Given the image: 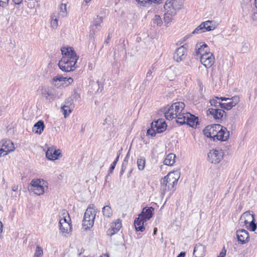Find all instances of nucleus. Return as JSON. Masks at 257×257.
<instances>
[{
	"mask_svg": "<svg viewBox=\"0 0 257 257\" xmlns=\"http://www.w3.org/2000/svg\"><path fill=\"white\" fill-rule=\"evenodd\" d=\"M63 57L59 61L58 66L64 72H70L75 70L78 57L71 47H63L61 49Z\"/></svg>",
	"mask_w": 257,
	"mask_h": 257,
	"instance_id": "f257e3e1",
	"label": "nucleus"
},
{
	"mask_svg": "<svg viewBox=\"0 0 257 257\" xmlns=\"http://www.w3.org/2000/svg\"><path fill=\"white\" fill-rule=\"evenodd\" d=\"M180 174L178 171L170 172L161 181L160 190L161 194L173 190L174 186L178 182Z\"/></svg>",
	"mask_w": 257,
	"mask_h": 257,
	"instance_id": "f03ea898",
	"label": "nucleus"
},
{
	"mask_svg": "<svg viewBox=\"0 0 257 257\" xmlns=\"http://www.w3.org/2000/svg\"><path fill=\"white\" fill-rule=\"evenodd\" d=\"M185 106L183 102H176L173 103L165 112V117L168 120H172L174 118L178 119L184 115L183 111Z\"/></svg>",
	"mask_w": 257,
	"mask_h": 257,
	"instance_id": "7ed1b4c3",
	"label": "nucleus"
},
{
	"mask_svg": "<svg viewBox=\"0 0 257 257\" xmlns=\"http://www.w3.org/2000/svg\"><path fill=\"white\" fill-rule=\"evenodd\" d=\"M95 216V210H92L90 208H87L84 215L82 223L85 230L88 229L93 226Z\"/></svg>",
	"mask_w": 257,
	"mask_h": 257,
	"instance_id": "20e7f679",
	"label": "nucleus"
},
{
	"mask_svg": "<svg viewBox=\"0 0 257 257\" xmlns=\"http://www.w3.org/2000/svg\"><path fill=\"white\" fill-rule=\"evenodd\" d=\"M176 122L180 125L187 124L190 126L194 127L198 123V118L190 113H185L182 117L176 119Z\"/></svg>",
	"mask_w": 257,
	"mask_h": 257,
	"instance_id": "39448f33",
	"label": "nucleus"
},
{
	"mask_svg": "<svg viewBox=\"0 0 257 257\" xmlns=\"http://www.w3.org/2000/svg\"><path fill=\"white\" fill-rule=\"evenodd\" d=\"M223 154L221 149L212 150L208 154V161L211 163L217 164L222 160Z\"/></svg>",
	"mask_w": 257,
	"mask_h": 257,
	"instance_id": "423d86ee",
	"label": "nucleus"
},
{
	"mask_svg": "<svg viewBox=\"0 0 257 257\" xmlns=\"http://www.w3.org/2000/svg\"><path fill=\"white\" fill-rule=\"evenodd\" d=\"M219 124H213L208 125L203 130L204 135L207 138L213 139L215 141V138L217 134V132L220 130Z\"/></svg>",
	"mask_w": 257,
	"mask_h": 257,
	"instance_id": "0eeeda50",
	"label": "nucleus"
},
{
	"mask_svg": "<svg viewBox=\"0 0 257 257\" xmlns=\"http://www.w3.org/2000/svg\"><path fill=\"white\" fill-rule=\"evenodd\" d=\"M215 26L213 22L211 21H207L202 22L199 26H198L192 32V34H200L207 31H210L215 29Z\"/></svg>",
	"mask_w": 257,
	"mask_h": 257,
	"instance_id": "6e6552de",
	"label": "nucleus"
},
{
	"mask_svg": "<svg viewBox=\"0 0 257 257\" xmlns=\"http://www.w3.org/2000/svg\"><path fill=\"white\" fill-rule=\"evenodd\" d=\"M221 100H224L226 102L222 103V108L226 110H230L233 106H235L239 101V97L235 96L231 98H226L224 97H220Z\"/></svg>",
	"mask_w": 257,
	"mask_h": 257,
	"instance_id": "1a4fd4ad",
	"label": "nucleus"
},
{
	"mask_svg": "<svg viewBox=\"0 0 257 257\" xmlns=\"http://www.w3.org/2000/svg\"><path fill=\"white\" fill-rule=\"evenodd\" d=\"M164 9L166 12H169V14H176L180 7L177 0H167L164 5Z\"/></svg>",
	"mask_w": 257,
	"mask_h": 257,
	"instance_id": "9d476101",
	"label": "nucleus"
},
{
	"mask_svg": "<svg viewBox=\"0 0 257 257\" xmlns=\"http://www.w3.org/2000/svg\"><path fill=\"white\" fill-rule=\"evenodd\" d=\"M201 63L207 68L211 67L215 62V58L213 54L209 52L203 54L200 58Z\"/></svg>",
	"mask_w": 257,
	"mask_h": 257,
	"instance_id": "9b49d317",
	"label": "nucleus"
},
{
	"mask_svg": "<svg viewBox=\"0 0 257 257\" xmlns=\"http://www.w3.org/2000/svg\"><path fill=\"white\" fill-rule=\"evenodd\" d=\"M15 149L14 144L10 140L3 142L2 147L0 149V157L14 151Z\"/></svg>",
	"mask_w": 257,
	"mask_h": 257,
	"instance_id": "f8f14e48",
	"label": "nucleus"
},
{
	"mask_svg": "<svg viewBox=\"0 0 257 257\" xmlns=\"http://www.w3.org/2000/svg\"><path fill=\"white\" fill-rule=\"evenodd\" d=\"M40 93L47 100H53L55 97L54 90L49 86H42L39 88Z\"/></svg>",
	"mask_w": 257,
	"mask_h": 257,
	"instance_id": "ddd939ff",
	"label": "nucleus"
},
{
	"mask_svg": "<svg viewBox=\"0 0 257 257\" xmlns=\"http://www.w3.org/2000/svg\"><path fill=\"white\" fill-rule=\"evenodd\" d=\"M209 48L204 42L197 43L195 47V55L200 58L203 54L209 53Z\"/></svg>",
	"mask_w": 257,
	"mask_h": 257,
	"instance_id": "4468645a",
	"label": "nucleus"
},
{
	"mask_svg": "<svg viewBox=\"0 0 257 257\" xmlns=\"http://www.w3.org/2000/svg\"><path fill=\"white\" fill-rule=\"evenodd\" d=\"M207 115H211L214 119L217 120V122H219L221 119L223 117L225 111L222 109L216 108H209L207 111Z\"/></svg>",
	"mask_w": 257,
	"mask_h": 257,
	"instance_id": "2eb2a0df",
	"label": "nucleus"
},
{
	"mask_svg": "<svg viewBox=\"0 0 257 257\" xmlns=\"http://www.w3.org/2000/svg\"><path fill=\"white\" fill-rule=\"evenodd\" d=\"M186 56V49L183 46L179 47L175 51L173 58L174 60L177 62H180L183 61Z\"/></svg>",
	"mask_w": 257,
	"mask_h": 257,
	"instance_id": "dca6fc26",
	"label": "nucleus"
},
{
	"mask_svg": "<svg viewBox=\"0 0 257 257\" xmlns=\"http://www.w3.org/2000/svg\"><path fill=\"white\" fill-rule=\"evenodd\" d=\"M220 130L217 132V134L215 138V140L226 141L229 137V132L226 127H223L220 124Z\"/></svg>",
	"mask_w": 257,
	"mask_h": 257,
	"instance_id": "f3484780",
	"label": "nucleus"
},
{
	"mask_svg": "<svg viewBox=\"0 0 257 257\" xmlns=\"http://www.w3.org/2000/svg\"><path fill=\"white\" fill-rule=\"evenodd\" d=\"M46 157L50 160H55L58 159L61 154L60 150L53 148H49L46 153Z\"/></svg>",
	"mask_w": 257,
	"mask_h": 257,
	"instance_id": "a211bd4d",
	"label": "nucleus"
},
{
	"mask_svg": "<svg viewBox=\"0 0 257 257\" xmlns=\"http://www.w3.org/2000/svg\"><path fill=\"white\" fill-rule=\"evenodd\" d=\"M242 216L248 220H251L249 225V229L251 231H254L257 228L256 224L255 223L254 215L251 214L249 211H246L243 214Z\"/></svg>",
	"mask_w": 257,
	"mask_h": 257,
	"instance_id": "6ab92c4d",
	"label": "nucleus"
},
{
	"mask_svg": "<svg viewBox=\"0 0 257 257\" xmlns=\"http://www.w3.org/2000/svg\"><path fill=\"white\" fill-rule=\"evenodd\" d=\"M236 236L238 240L242 244H244L248 241V232L245 229H241L237 230Z\"/></svg>",
	"mask_w": 257,
	"mask_h": 257,
	"instance_id": "aec40b11",
	"label": "nucleus"
},
{
	"mask_svg": "<svg viewBox=\"0 0 257 257\" xmlns=\"http://www.w3.org/2000/svg\"><path fill=\"white\" fill-rule=\"evenodd\" d=\"M154 210V209L152 207H145L141 213L139 214L140 217L144 219L145 221H147L153 216Z\"/></svg>",
	"mask_w": 257,
	"mask_h": 257,
	"instance_id": "412c9836",
	"label": "nucleus"
},
{
	"mask_svg": "<svg viewBox=\"0 0 257 257\" xmlns=\"http://www.w3.org/2000/svg\"><path fill=\"white\" fill-rule=\"evenodd\" d=\"M205 246L201 243L196 244L193 251V254L195 257H202L204 254Z\"/></svg>",
	"mask_w": 257,
	"mask_h": 257,
	"instance_id": "4be33fe9",
	"label": "nucleus"
},
{
	"mask_svg": "<svg viewBox=\"0 0 257 257\" xmlns=\"http://www.w3.org/2000/svg\"><path fill=\"white\" fill-rule=\"evenodd\" d=\"M45 128V125L43 120H39L36 123L32 128L33 132L40 135L42 134Z\"/></svg>",
	"mask_w": 257,
	"mask_h": 257,
	"instance_id": "5701e85b",
	"label": "nucleus"
},
{
	"mask_svg": "<svg viewBox=\"0 0 257 257\" xmlns=\"http://www.w3.org/2000/svg\"><path fill=\"white\" fill-rule=\"evenodd\" d=\"M145 221L144 219L140 217L136 218L134 221V225L137 231H144L145 230V227L144 226Z\"/></svg>",
	"mask_w": 257,
	"mask_h": 257,
	"instance_id": "b1692460",
	"label": "nucleus"
},
{
	"mask_svg": "<svg viewBox=\"0 0 257 257\" xmlns=\"http://www.w3.org/2000/svg\"><path fill=\"white\" fill-rule=\"evenodd\" d=\"M67 78L64 77L61 75H58L57 76H54L53 78V84L59 87V86L63 84V82H65L66 85H67L66 82H65Z\"/></svg>",
	"mask_w": 257,
	"mask_h": 257,
	"instance_id": "393cba45",
	"label": "nucleus"
},
{
	"mask_svg": "<svg viewBox=\"0 0 257 257\" xmlns=\"http://www.w3.org/2000/svg\"><path fill=\"white\" fill-rule=\"evenodd\" d=\"M60 231L62 233H68L69 231L71 230V224L70 223L59 222Z\"/></svg>",
	"mask_w": 257,
	"mask_h": 257,
	"instance_id": "a878e982",
	"label": "nucleus"
},
{
	"mask_svg": "<svg viewBox=\"0 0 257 257\" xmlns=\"http://www.w3.org/2000/svg\"><path fill=\"white\" fill-rule=\"evenodd\" d=\"M175 157L176 156L174 154H169L164 161V164L168 166L173 165L175 163Z\"/></svg>",
	"mask_w": 257,
	"mask_h": 257,
	"instance_id": "bb28decb",
	"label": "nucleus"
},
{
	"mask_svg": "<svg viewBox=\"0 0 257 257\" xmlns=\"http://www.w3.org/2000/svg\"><path fill=\"white\" fill-rule=\"evenodd\" d=\"M29 190L32 192H33L35 194L38 195H41L44 193V188L43 184L35 188H29Z\"/></svg>",
	"mask_w": 257,
	"mask_h": 257,
	"instance_id": "cd10ccee",
	"label": "nucleus"
},
{
	"mask_svg": "<svg viewBox=\"0 0 257 257\" xmlns=\"http://www.w3.org/2000/svg\"><path fill=\"white\" fill-rule=\"evenodd\" d=\"M102 212L104 217H110L112 215V210L110 206L106 205L102 208Z\"/></svg>",
	"mask_w": 257,
	"mask_h": 257,
	"instance_id": "c85d7f7f",
	"label": "nucleus"
},
{
	"mask_svg": "<svg viewBox=\"0 0 257 257\" xmlns=\"http://www.w3.org/2000/svg\"><path fill=\"white\" fill-rule=\"evenodd\" d=\"M220 100V97L217 96L213 97L212 99L210 100L211 105L215 106L216 108H218V107L220 106L222 108V103L219 101Z\"/></svg>",
	"mask_w": 257,
	"mask_h": 257,
	"instance_id": "c756f323",
	"label": "nucleus"
},
{
	"mask_svg": "<svg viewBox=\"0 0 257 257\" xmlns=\"http://www.w3.org/2000/svg\"><path fill=\"white\" fill-rule=\"evenodd\" d=\"M146 164V159L144 157H140L137 160V166L139 170L142 171L144 169Z\"/></svg>",
	"mask_w": 257,
	"mask_h": 257,
	"instance_id": "7c9ffc66",
	"label": "nucleus"
},
{
	"mask_svg": "<svg viewBox=\"0 0 257 257\" xmlns=\"http://www.w3.org/2000/svg\"><path fill=\"white\" fill-rule=\"evenodd\" d=\"M59 17L64 18L67 15V7L65 4H62L59 7Z\"/></svg>",
	"mask_w": 257,
	"mask_h": 257,
	"instance_id": "2f4dec72",
	"label": "nucleus"
},
{
	"mask_svg": "<svg viewBox=\"0 0 257 257\" xmlns=\"http://www.w3.org/2000/svg\"><path fill=\"white\" fill-rule=\"evenodd\" d=\"M176 14H169V12H166V13L164 14V22L166 24V25L168 27L169 24H170V23L173 20V16H175Z\"/></svg>",
	"mask_w": 257,
	"mask_h": 257,
	"instance_id": "473e14b6",
	"label": "nucleus"
},
{
	"mask_svg": "<svg viewBox=\"0 0 257 257\" xmlns=\"http://www.w3.org/2000/svg\"><path fill=\"white\" fill-rule=\"evenodd\" d=\"M166 123L164 121L162 122L161 120H159V122L157 127L156 131L158 133H163L166 130Z\"/></svg>",
	"mask_w": 257,
	"mask_h": 257,
	"instance_id": "72a5a7b5",
	"label": "nucleus"
},
{
	"mask_svg": "<svg viewBox=\"0 0 257 257\" xmlns=\"http://www.w3.org/2000/svg\"><path fill=\"white\" fill-rule=\"evenodd\" d=\"M63 217L60 219L59 222H62L63 223V222L70 223L69 221H70L71 219L68 213L65 210H63Z\"/></svg>",
	"mask_w": 257,
	"mask_h": 257,
	"instance_id": "f704fd0d",
	"label": "nucleus"
},
{
	"mask_svg": "<svg viewBox=\"0 0 257 257\" xmlns=\"http://www.w3.org/2000/svg\"><path fill=\"white\" fill-rule=\"evenodd\" d=\"M74 107H71L68 105H63L61 107V109L63 111V114L64 117H66L68 115H69L72 111V109Z\"/></svg>",
	"mask_w": 257,
	"mask_h": 257,
	"instance_id": "c9c22d12",
	"label": "nucleus"
},
{
	"mask_svg": "<svg viewBox=\"0 0 257 257\" xmlns=\"http://www.w3.org/2000/svg\"><path fill=\"white\" fill-rule=\"evenodd\" d=\"M111 226H113V228H115V231H118L122 226L121 221L117 219L114 222L112 223Z\"/></svg>",
	"mask_w": 257,
	"mask_h": 257,
	"instance_id": "e433bc0d",
	"label": "nucleus"
},
{
	"mask_svg": "<svg viewBox=\"0 0 257 257\" xmlns=\"http://www.w3.org/2000/svg\"><path fill=\"white\" fill-rule=\"evenodd\" d=\"M41 185H42L41 181L40 179H33L31 182V183L28 187V189L29 188H35Z\"/></svg>",
	"mask_w": 257,
	"mask_h": 257,
	"instance_id": "4c0bfd02",
	"label": "nucleus"
},
{
	"mask_svg": "<svg viewBox=\"0 0 257 257\" xmlns=\"http://www.w3.org/2000/svg\"><path fill=\"white\" fill-rule=\"evenodd\" d=\"M153 21L154 24H156V25H157L158 26H161L163 24V22H162L161 18L160 17V16L157 15H156L154 16V18L153 19Z\"/></svg>",
	"mask_w": 257,
	"mask_h": 257,
	"instance_id": "58836bf2",
	"label": "nucleus"
},
{
	"mask_svg": "<svg viewBox=\"0 0 257 257\" xmlns=\"http://www.w3.org/2000/svg\"><path fill=\"white\" fill-rule=\"evenodd\" d=\"M43 254V248L39 245H37L36 248L34 257H42Z\"/></svg>",
	"mask_w": 257,
	"mask_h": 257,
	"instance_id": "ea45409f",
	"label": "nucleus"
},
{
	"mask_svg": "<svg viewBox=\"0 0 257 257\" xmlns=\"http://www.w3.org/2000/svg\"><path fill=\"white\" fill-rule=\"evenodd\" d=\"M55 17L54 16V17H52L51 22V27L53 29H56L58 26V20L56 18L54 19V17Z\"/></svg>",
	"mask_w": 257,
	"mask_h": 257,
	"instance_id": "a19ab883",
	"label": "nucleus"
},
{
	"mask_svg": "<svg viewBox=\"0 0 257 257\" xmlns=\"http://www.w3.org/2000/svg\"><path fill=\"white\" fill-rule=\"evenodd\" d=\"M155 66L153 65L152 66L151 68L148 71L147 74H146V78H148V79H150L152 80L153 76L152 75V74L153 73V71L154 70Z\"/></svg>",
	"mask_w": 257,
	"mask_h": 257,
	"instance_id": "79ce46f5",
	"label": "nucleus"
},
{
	"mask_svg": "<svg viewBox=\"0 0 257 257\" xmlns=\"http://www.w3.org/2000/svg\"><path fill=\"white\" fill-rule=\"evenodd\" d=\"M119 155H118L117 156V157H116L115 160L112 163V164L111 165V166L109 168V173H112L113 170L115 168V167L116 166V164L119 159Z\"/></svg>",
	"mask_w": 257,
	"mask_h": 257,
	"instance_id": "37998d69",
	"label": "nucleus"
},
{
	"mask_svg": "<svg viewBox=\"0 0 257 257\" xmlns=\"http://www.w3.org/2000/svg\"><path fill=\"white\" fill-rule=\"evenodd\" d=\"M136 1L140 7H147L149 5L148 2L146 0H136Z\"/></svg>",
	"mask_w": 257,
	"mask_h": 257,
	"instance_id": "c03bdc74",
	"label": "nucleus"
},
{
	"mask_svg": "<svg viewBox=\"0 0 257 257\" xmlns=\"http://www.w3.org/2000/svg\"><path fill=\"white\" fill-rule=\"evenodd\" d=\"M102 22V17L97 16L96 19L94 22V25L96 27H97L98 26H99Z\"/></svg>",
	"mask_w": 257,
	"mask_h": 257,
	"instance_id": "a18cd8bd",
	"label": "nucleus"
},
{
	"mask_svg": "<svg viewBox=\"0 0 257 257\" xmlns=\"http://www.w3.org/2000/svg\"><path fill=\"white\" fill-rule=\"evenodd\" d=\"M156 133H157L156 131V129L154 130L153 128H150L147 130V135H150L152 137H154L156 135Z\"/></svg>",
	"mask_w": 257,
	"mask_h": 257,
	"instance_id": "49530a36",
	"label": "nucleus"
},
{
	"mask_svg": "<svg viewBox=\"0 0 257 257\" xmlns=\"http://www.w3.org/2000/svg\"><path fill=\"white\" fill-rule=\"evenodd\" d=\"M118 231H115V228H113V226H111L110 228H109L107 231V234L108 235L112 236L113 234H114L115 233L117 232Z\"/></svg>",
	"mask_w": 257,
	"mask_h": 257,
	"instance_id": "de8ad7c7",
	"label": "nucleus"
},
{
	"mask_svg": "<svg viewBox=\"0 0 257 257\" xmlns=\"http://www.w3.org/2000/svg\"><path fill=\"white\" fill-rule=\"evenodd\" d=\"M64 105H68V106H70L71 107H74L73 99L70 98H68L66 100V101L65 102V104Z\"/></svg>",
	"mask_w": 257,
	"mask_h": 257,
	"instance_id": "09e8293b",
	"label": "nucleus"
},
{
	"mask_svg": "<svg viewBox=\"0 0 257 257\" xmlns=\"http://www.w3.org/2000/svg\"><path fill=\"white\" fill-rule=\"evenodd\" d=\"M9 0H0V6L6 8L8 5Z\"/></svg>",
	"mask_w": 257,
	"mask_h": 257,
	"instance_id": "8fccbe9b",
	"label": "nucleus"
},
{
	"mask_svg": "<svg viewBox=\"0 0 257 257\" xmlns=\"http://www.w3.org/2000/svg\"><path fill=\"white\" fill-rule=\"evenodd\" d=\"M159 120L152 122L151 124V128H153L154 130H155V128L157 129V127L158 126V124H159Z\"/></svg>",
	"mask_w": 257,
	"mask_h": 257,
	"instance_id": "3c124183",
	"label": "nucleus"
},
{
	"mask_svg": "<svg viewBox=\"0 0 257 257\" xmlns=\"http://www.w3.org/2000/svg\"><path fill=\"white\" fill-rule=\"evenodd\" d=\"M226 250L225 249V247L222 249L221 251L219 253V257H225L226 255Z\"/></svg>",
	"mask_w": 257,
	"mask_h": 257,
	"instance_id": "603ef678",
	"label": "nucleus"
},
{
	"mask_svg": "<svg viewBox=\"0 0 257 257\" xmlns=\"http://www.w3.org/2000/svg\"><path fill=\"white\" fill-rule=\"evenodd\" d=\"M151 80L150 79H148V78H146V79L144 80L143 82V84L144 85H145V86H147V85L149 84V82L151 81Z\"/></svg>",
	"mask_w": 257,
	"mask_h": 257,
	"instance_id": "864d4df0",
	"label": "nucleus"
},
{
	"mask_svg": "<svg viewBox=\"0 0 257 257\" xmlns=\"http://www.w3.org/2000/svg\"><path fill=\"white\" fill-rule=\"evenodd\" d=\"M251 18L253 21H257V13L253 14Z\"/></svg>",
	"mask_w": 257,
	"mask_h": 257,
	"instance_id": "5fc2aeb1",
	"label": "nucleus"
},
{
	"mask_svg": "<svg viewBox=\"0 0 257 257\" xmlns=\"http://www.w3.org/2000/svg\"><path fill=\"white\" fill-rule=\"evenodd\" d=\"M13 1L16 5H20L22 2V0H13Z\"/></svg>",
	"mask_w": 257,
	"mask_h": 257,
	"instance_id": "6e6d98bb",
	"label": "nucleus"
},
{
	"mask_svg": "<svg viewBox=\"0 0 257 257\" xmlns=\"http://www.w3.org/2000/svg\"><path fill=\"white\" fill-rule=\"evenodd\" d=\"M185 255V253L183 252H181L177 256V257H184Z\"/></svg>",
	"mask_w": 257,
	"mask_h": 257,
	"instance_id": "4d7b16f0",
	"label": "nucleus"
},
{
	"mask_svg": "<svg viewBox=\"0 0 257 257\" xmlns=\"http://www.w3.org/2000/svg\"><path fill=\"white\" fill-rule=\"evenodd\" d=\"M88 208H90L92 210H95V206L94 204H90Z\"/></svg>",
	"mask_w": 257,
	"mask_h": 257,
	"instance_id": "13d9d810",
	"label": "nucleus"
},
{
	"mask_svg": "<svg viewBox=\"0 0 257 257\" xmlns=\"http://www.w3.org/2000/svg\"><path fill=\"white\" fill-rule=\"evenodd\" d=\"M66 80L68 81L69 84L71 83L73 81V79L71 77H69V78H67Z\"/></svg>",
	"mask_w": 257,
	"mask_h": 257,
	"instance_id": "bf43d9fd",
	"label": "nucleus"
},
{
	"mask_svg": "<svg viewBox=\"0 0 257 257\" xmlns=\"http://www.w3.org/2000/svg\"><path fill=\"white\" fill-rule=\"evenodd\" d=\"M109 39H110V37L108 35L107 39L104 41V44H107L109 42Z\"/></svg>",
	"mask_w": 257,
	"mask_h": 257,
	"instance_id": "052dcab7",
	"label": "nucleus"
},
{
	"mask_svg": "<svg viewBox=\"0 0 257 257\" xmlns=\"http://www.w3.org/2000/svg\"><path fill=\"white\" fill-rule=\"evenodd\" d=\"M3 231V224L2 222L0 221V232H2Z\"/></svg>",
	"mask_w": 257,
	"mask_h": 257,
	"instance_id": "680f3d73",
	"label": "nucleus"
},
{
	"mask_svg": "<svg viewBox=\"0 0 257 257\" xmlns=\"http://www.w3.org/2000/svg\"><path fill=\"white\" fill-rule=\"evenodd\" d=\"M124 166L122 165V169H121V170L120 171V174L122 175L123 173V172H124V169L123 168Z\"/></svg>",
	"mask_w": 257,
	"mask_h": 257,
	"instance_id": "e2e57ef3",
	"label": "nucleus"
},
{
	"mask_svg": "<svg viewBox=\"0 0 257 257\" xmlns=\"http://www.w3.org/2000/svg\"><path fill=\"white\" fill-rule=\"evenodd\" d=\"M157 231V228H155L154 229V234H156Z\"/></svg>",
	"mask_w": 257,
	"mask_h": 257,
	"instance_id": "0e129e2a",
	"label": "nucleus"
},
{
	"mask_svg": "<svg viewBox=\"0 0 257 257\" xmlns=\"http://www.w3.org/2000/svg\"><path fill=\"white\" fill-rule=\"evenodd\" d=\"M127 158H126V157H125V159H124V161H123V164H122V165H123V166H124V162H127Z\"/></svg>",
	"mask_w": 257,
	"mask_h": 257,
	"instance_id": "69168bd1",
	"label": "nucleus"
},
{
	"mask_svg": "<svg viewBox=\"0 0 257 257\" xmlns=\"http://www.w3.org/2000/svg\"><path fill=\"white\" fill-rule=\"evenodd\" d=\"M244 223H245V225H246L248 223V222L247 219L245 220Z\"/></svg>",
	"mask_w": 257,
	"mask_h": 257,
	"instance_id": "338daca9",
	"label": "nucleus"
},
{
	"mask_svg": "<svg viewBox=\"0 0 257 257\" xmlns=\"http://www.w3.org/2000/svg\"><path fill=\"white\" fill-rule=\"evenodd\" d=\"M255 7L257 8V0H255Z\"/></svg>",
	"mask_w": 257,
	"mask_h": 257,
	"instance_id": "774afa93",
	"label": "nucleus"
}]
</instances>
